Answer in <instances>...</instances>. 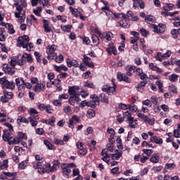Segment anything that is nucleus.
<instances>
[{
	"mask_svg": "<svg viewBox=\"0 0 180 180\" xmlns=\"http://www.w3.org/2000/svg\"><path fill=\"white\" fill-rule=\"evenodd\" d=\"M14 6H16V12L15 13V18L18 20V23H23L26 19V13L23 11V8L27 6V3L25 0H18L14 3Z\"/></svg>",
	"mask_w": 180,
	"mask_h": 180,
	"instance_id": "f257e3e1",
	"label": "nucleus"
},
{
	"mask_svg": "<svg viewBox=\"0 0 180 180\" xmlns=\"http://www.w3.org/2000/svg\"><path fill=\"white\" fill-rule=\"evenodd\" d=\"M57 50V45L51 44L46 46V53L48 54L47 58L49 60H54V57H56V53H54Z\"/></svg>",
	"mask_w": 180,
	"mask_h": 180,
	"instance_id": "f03ea898",
	"label": "nucleus"
},
{
	"mask_svg": "<svg viewBox=\"0 0 180 180\" xmlns=\"http://www.w3.org/2000/svg\"><path fill=\"white\" fill-rule=\"evenodd\" d=\"M30 41V38L27 35H23L19 37L18 39V47H22V49L26 47V44Z\"/></svg>",
	"mask_w": 180,
	"mask_h": 180,
	"instance_id": "7ed1b4c3",
	"label": "nucleus"
},
{
	"mask_svg": "<svg viewBox=\"0 0 180 180\" xmlns=\"http://www.w3.org/2000/svg\"><path fill=\"white\" fill-rule=\"evenodd\" d=\"M138 117L142 119L146 123H148L150 126H153L155 123V118H150L148 116L144 115L143 113H137Z\"/></svg>",
	"mask_w": 180,
	"mask_h": 180,
	"instance_id": "20e7f679",
	"label": "nucleus"
},
{
	"mask_svg": "<svg viewBox=\"0 0 180 180\" xmlns=\"http://www.w3.org/2000/svg\"><path fill=\"white\" fill-rule=\"evenodd\" d=\"M0 84L4 85L7 89H15V82H9L4 77L0 79Z\"/></svg>",
	"mask_w": 180,
	"mask_h": 180,
	"instance_id": "39448f33",
	"label": "nucleus"
},
{
	"mask_svg": "<svg viewBox=\"0 0 180 180\" xmlns=\"http://www.w3.org/2000/svg\"><path fill=\"white\" fill-rule=\"evenodd\" d=\"M79 86H69L68 93L70 96H78L79 95Z\"/></svg>",
	"mask_w": 180,
	"mask_h": 180,
	"instance_id": "423d86ee",
	"label": "nucleus"
},
{
	"mask_svg": "<svg viewBox=\"0 0 180 180\" xmlns=\"http://www.w3.org/2000/svg\"><path fill=\"white\" fill-rule=\"evenodd\" d=\"M99 37L100 39H101V40H103V41L108 43V41H110V40H112V38L113 37V34L110 32L99 33Z\"/></svg>",
	"mask_w": 180,
	"mask_h": 180,
	"instance_id": "0eeeda50",
	"label": "nucleus"
},
{
	"mask_svg": "<svg viewBox=\"0 0 180 180\" xmlns=\"http://www.w3.org/2000/svg\"><path fill=\"white\" fill-rule=\"evenodd\" d=\"M154 33L162 34L165 32L166 26L164 24H159L158 25H152Z\"/></svg>",
	"mask_w": 180,
	"mask_h": 180,
	"instance_id": "6e6552de",
	"label": "nucleus"
},
{
	"mask_svg": "<svg viewBox=\"0 0 180 180\" xmlns=\"http://www.w3.org/2000/svg\"><path fill=\"white\" fill-rule=\"evenodd\" d=\"M102 91L103 92H107L108 95H113L116 92V87L110 86L109 84L103 86Z\"/></svg>",
	"mask_w": 180,
	"mask_h": 180,
	"instance_id": "1a4fd4ad",
	"label": "nucleus"
},
{
	"mask_svg": "<svg viewBox=\"0 0 180 180\" xmlns=\"http://www.w3.org/2000/svg\"><path fill=\"white\" fill-rule=\"evenodd\" d=\"M106 51L110 56H112V54L116 56L117 54V50H116V46H115L113 42L108 44V47L106 48Z\"/></svg>",
	"mask_w": 180,
	"mask_h": 180,
	"instance_id": "9d476101",
	"label": "nucleus"
},
{
	"mask_svg": "<svg viewBox=\"0 0 180 180\" xmlns=\"http://www.w3.org/2000/svg\"><path fill=\"white\" fill-rule=\"evenodd\" d=\"M76 146L79 149L78 153L79 154H80V155H86L88 150L86 148H84V143H82V142H77L76 143Z\"/></svg>",
	"mask_w": 180,
	"mask_h": 180,
	"instance_id": "9b49d317",
	"label": "nucleus"
},
{
	"mask_svg": "<svg viewBox=\"0 0 180 180\" xmlns=\"http://www.w3.org/2000/svg\"><path fill=\"white\" fill-rule=\"evenodd\" d=\"M102 158L101 160L104 161V162H106L107 164H109L110 155L108 154V150L107 149H103L101 153Z\"/></svg>",
	"mask_w": 180,
	"mask_h": 180,
	"instance_id": "f8f14e48",
	"label": "nucleus"
},
{
	"mask_svg": "<svg viewBox=\"0 0 180 180\" xmlns=\"http://www.w3.org/2000/svg\"><path fill=\"white\" fill-rule=\"evenodd\" d=\"M60 167L62 168V172L64 176H67V178H68V175H70L72 172L71 169L68 166H67V163L61 165Z\"/></svg>",
	"mask_w": 180,
	"mask_h": 180,
	"instance_id": "ddd939ff",
	"label": "nucleus"
},
{
	"mask_svg": "<svg viewBox=\"0 0 180 180\" xmlns=\"http://www.w3.org/2000/svg\"><path fill=\"white\" fill-rule=\"evenodd\" d=\"M117 77L119 81H124V82H127V84H130V82H131V79L122 72H118Z\"/></svg>",
	"mask_w": 180,
	"mask_h": 180,
	"instance_id": "4468645a",
	"label": "nucleus"
},
{
	"mask_svg": "<svg viewBox=\"0 0 180 180\" xmlns=\"http://www.w3.org/2000/svg\"><path fill=\"white\" fill-rule=\"evenodd\" d=\"M91 98L92 99L91 101H90L91 108H96V106L99 105L101 99L96 95H93L91 96Z\"/></svg>",
	"mask_w": 180,
	"mask_h": 180,
	"instance_id": "2eb2a0df",
	"label": "nucleus"
},
{
	"mask_svg": "<svg viewBox=\"0 0 180 180\" xmlns=\"http://www.w3.org/2000/svg\"><path fill=\"white\" fill-rule=\"evenodd\" d=\"M3 70L6 74H8L9 75H13L16 71L14 68H10L8 64L3 65Z\"/></svg>",
	"mask_w": 180,
	"mask_h": 180,
	"instance_id": "dca6fc26",
	"label": "nucleus"
},
{
	"mask_svg": "<svg viewBox=\"0 0 180 180\" xmlns=\"http://www.w3.org/2000/svg\"><path fill=\"white\" fill-rule=\"evenodd\" d=\"M83 62L87 67H89V68H94L95 65H94V63H92V60L91 58L86 56V55L84 56Z\"/></svg>",
	"mask_w": 180,
	"mask_h": 180,
	"instance_id": "f3484780",
	"label": "nucleus"
},
{
	"mask_svg": "<svg viewBox=\"0 0 180 180\" xmlns=\"http://www.w3.org/2000/svg\"><path fill=\"white\" fill-rule=\"evenodd\" d=\"M12 135V132L11 131V129H7L4 131V134L2 136V139L4 141H9L11 140V136Z\"/></svg>",
	"mask_w": 180,
	"mask_h": 180,
	"instance_id": "a211bd4d",
	"label": "nucleus"
},
{
	"mask_svg": "<svg viewBox=\"0 0 180 180\" xmlns=\"http://www.w3.org/2000/svg\"><path fill=\"white\" fill-rule=\"evenodd\" d=\"M35 92H44L46 91V85L43 84H37L34 87Z\"/></svg>",
	"mask_w": 180,
	"mask_h": 180,
	"instance_id": "6ab92c4d",
	"label": "nucleus"
},
{
	"mask_svg": "<svg viewBox=\"0 0 180 180\" xmlns=\"http://www.w3.org/2000/svg\"><path fill=\"white\" fill-rule=\"evenodd\" d=\"M44 29L45 33H50L51 32V25L48 20H43Z\"/></svg>",
	"mask_w": 180,
	"mask_h": 180,
	"instance_id": "aec40b11",
	"label": "nucleus"
},
{
	"mask_svg": "<svg viewBox=\"0 0 180 180\" xmlns=\"http://www.w3.org/2000/svg\"><path fill=\"white\" fill-rule=\"evenodd\" d=\"M124 119H125L126 122H129L130 120H134V117H133V114L131 112L127 110L123 112Z\"/></svg>",
	"mask_w": 180,
	"mask_h": 180,
	"instance_id": "412c9836",
	"label": "nucleus"
},
{
	"mask_svg": "<svg viewBox=\"0 0 180 180\" xmlns=\"http://www.w3.org/2000/svg\"><path fill=\"white\" fill-rule=\"evenodd\" d=\"M126 74L128 77H131L134 72H136V67L130 65L127 66L126 68Z\"/></svg>",
	"mask_w": 180,
	"mask_h": 180,
	"instance_id": "4be33fe9",
	"label": "nucleus"
},
{
	"mask_svg": "<svg viewBox=\"0 0 180 180\" xmlns=\"http://www.w3.org/2000/svg\"><path fill=\"white\" fill-rule=\"evenodd\" d=\"M67 65L69 68H71V67H75V68H77L79 65V63L75 60H72L71 59H68Z\"/></svg>",
	"mask_w": 180,
	"mask_h": 180,
	"instance_id": "5701e85b",
	"label": "nucleus"
},
{
	"mask_svg": "<svg viewBox=\"0 0 180 180\" xmlns=\"http://www.w3.org/2000/svg\"><path fill=\"white\" fill-rule=\"evenodd\" d=\"M122 155H123L122 152H119V150H116L115 153L111 155V158L112 160H120V158H122Z\"/></svg>",
	"mask_w": 180,
	"mask_h": 180,
	"instance_id": "b1692460",
	"label": "nucleus"
},
{
	"mask_svg": "<svg viewBox=\"0 0 180 180\" xmlns=\"http://www.w3.org/2000/svg\"><path fill=\"white\" fill-rule=\"evenodd\" d=\"M119 25L124 29H129V27H130V25L127 22V18H126V17L119 22Z\"/></svg>",
	"mask_w": 180,
	"mask_h": 180,
	"instance_id": "393cba45",
	"label": "nucleus"
},
{
	"mask_svg": "<svg viewBox=\"0 0 180 180\" xmlns=\"http://www.w3.org/2000/svg\"><path fill=\"white\" fill-rule=\"evenodd\" d=\"M150 161L153 164H158V162H160V154L154 153L153 155H152Z\"/></svg>",
	"mask_w": 180,
	"mask_h": 180,
	"instance_id": "a878e982",
	"label": "nucleus"
},
{
	"mask_svg": "<svg viewBox=\"0 0 180 180\" xmlns=\"http://www.w3.org/2000/svg\"><path fill=\"white\" fill-rule=\"evenodd\" d=\"M29 164V159H26L18 164V169H26L27 165Z\"/></svg>",
	"mask_w": 180,
	"mask_h": 180,
	"instance_id": "bb28decb",
	"label": "nucleus"
},
{
	"mask_svg": "<svg viewBox=\"0 0 180 180\" xmlns=\"http://www.w3.org/2000/svg\"><path fill=\"white\" fill-rule=\"evenodd\" d=\"M53 67L58 72H61V71H68V68H67L65 65H60V66L54 65Z\"/></svg>",
	"mask_w": 180,
	"mask_h": 180,
	"instance_id": "cd10ccee",
	"label": "nucleus"
},
{
	"mask_svg": "<svg viewBox=\"0 0 180 180\" xmlns=\"http://www.w3.org/2000/svg\"><path fill=\"white\" fill-rule=\"evenodd\" d=\"M28 120H29L32 127H36V126H37V124H39V122L37 121V120H39V119H36V118H34V117H29Z\"/></svg>",
	"mask_w": 180,
	"mask_h": 180,
	"instance_id": "c85d7f7f",
	"label": "nucleus"
},
{
	"mask_svg": "<svg viewBox=\"0 0 180 180\" xmlns=\"http://www.w3.org/2000/svg\"><path fill=\"white\" fill-rule=\"evenodd\" d=\"M146 85H147V82L146 81H142L140 82L136 86L137 91H139V92H143L144 86H146Z\"/></svg>",
	"mask_w": 180,
	"mask_h": 180,
	"instance_id": "c756f323",
	"label": "nucleus"
},
{
	"mask_svg": "<svg viewBox=\"0 0 180 180\" xmlns=\"http://www.w3.org/2000/svg\"><path fill=\"white\" fill-rule=\"evenodd\" d=\"M19 57H21V58L17 59V65H20V67H23V65L26 64V60L24 59L22 55H18L17 56L18 58H19Z\"/></svg>",
	"mask_w": 180,
	"mask_h": 180,
	"instance_id": "7c9ffc66",
	"label": "nucleus"
},
{
	"mask_svg": "<svg viewBox=\"0 0 180 180\" xmlns=\"http://www.w3.org/2000/svg\"><path fill=\"white\" fill-rule=\"evenodd\" d=\"M134 4V8H137L139 6L141 9H143L144 8V2H143L141 0H132Z\"/></svg>",
	"mask_w": 180,
	"mask_h": 180,
	"instance_id": "2f4dec72",
	"label": "nucleus"
},
{
	"mask_svg": "<svg viewBox=\"0 0 180 180\" xmlns=\"http://www.w3.org/2000/svg\"><path fill=\"white\" fill-rule=\"evenodd\" d=\"M69 9L72 13V15H73V16H75V18H78V16L81 15V11H79L77 8L70 7Z\"/></svg>",
	"mask_w": 180,
	"mask_h": 180,
	"instance_id": "473e14b6",
	"label": "nucleus"
},
{
	"mask_svg": "<svg viewBox=\"0 0 180 180\" xmlns=\"http://www.w3.org/2000/svg\"><path fill=\"white\" fill-rule=\"evenodd\" d=\"M43 123H46V124H49V126H54V123H56V117L52 116L50 119L44 120Z\"/></svg>",
	"mask_w": 180,
	"mask_h": 180,
	"instance_id": "72a5a7b5",
	"label": "nucleus"
},
{
	"mask_svg": "<svg viewBox=\"0 0 180 180\" xmlns=\"http://www.w3.org/2000/svg\"><path fill=\"white\" fill-rule=\"evenodd\" d=\"M53 60L56 61V63H58V64H61V63L64 61V56H63L61 54L57 56V53H56V56H53Z\"/></svg>",
	"mask_w": 180,
	"mask_h": 180,
	"instance_id": "f704fd0d",
	"label": "nucleus"
},
{
	"mask_svg": "<svg viewBox=\"0 0 180 180\" xmlns=\"http://www.w3.org/2000/svg\"><path fill=\"white\" fill-rule=\"evenodd\" d=\"M30 117H34V119H39V113L37 110L34 108H30Z\"/></svg>",
	"mask_w": 180,
	"mask_h": 180,
	"instance_id": "c9c22d12",
	"label": "nucleus"
},
{
	"mask_svg": "<svg viewBox=\"0 0 180 180\" xmlns=\"http://www.w3.org/2000/svg\"><path fill=\"white\" fill-rule=\"evenodd\" d=\"M96 115V114L95 113V110L92 109H89L86 112V117H88L89 119H92L93 117H95Z\"/></svg>",
	"mask_w": 180,
	"mask_h": 180,
	"instance_id": "e433bc0d",
	"label": "nucleus"
},
{
	"mask_svg": "<svg viewBox=\"0 0 180 180\" xmlns=\"http://www.w3.org/2000/svg\"><path fill=\"white\" fill-rule=\"evenodd\" d=\"M145 22H146V23H154V22H155V17L153 16V15H147L145 18Z\"/></svg>",
	"mask_w": 180,
	"mask_h": 180,
	"instance_id": "4c0bfd02",
	"label": "nucleus"
},
{
	"mask_svg": "<svg viewBox=\"0 0 180 180\" xmlns=\"http://www.w3.org/2000/svg\"><path fill=\"white\" fill-rule=\"evenodd\" d=\"M91 40H92V43L93 44H94V46H98L100 41H99V38L98 37V36H96V34H93L91 36Z\"/></svg>",
	"mask_w": 180,
	"mask_h": 180,
	"instance_id": "58836bf2",
	"label": "nucleus"
},
{
	"mask_svg": "<svg viewBox=\"0 0 180 180\" xmlns=\"http://www.w3.org/2000/svg\"><path fill=\"white\" fill-rule=\"evenodd\" d=\"M178 78H179V75L172 74L169 76V81H170V82H176V81H178Z\"/></svg>",
	"mask_w": 180,
	"mask_h": 180,
	"instance_id": "ea45409f",
	"label": "nucleus"
},
{
	"mask_svg": "<svg viewBox=\"0 0 180 180\" xmlns=\"http://www.w3.org/2000/svg\"><path fill=\"white\" fill-rule=\"evenodd\" d=\"M17 138L18 139V141H22V140H27V136L22 132H18L17 135Z\"/></svg>",
	"mask_w": 180,
	"mask_h": 180,
	"instance_id": "a19ab883",
	"label": "nucleus"
},
{
	"mask_svg": "<svg viewBox=\"0 0 180 180\" xmlns=\"http://www.w3.org/2000/svg\"><path fill=\"white\" fill-rule=\"evenodd\" d=\"M171 34L173 39H178V34H179V29H172L171 30Z\"/></svg>",
	"mask_w": 180,
	"mask_h": 180,
	"instance_id": "79ce46f5",
	"label": "nucleus"
},
{
	"mask_svg": "<svg viewBox=\"0 0 180 180\" xmlns=\"http://www.w3.org/2000/svg\"><path fill=\"white\" fill-rule=\"evenodd\" d=\"M10 64L11 67H16V65H18V56L11 58Z\"/></svg>",
	"mask_w": 180,
	"mask_h": 180,
	"instance_id": "37998d69",
	"label": "nucleus"
},
{
	"mask_svg": "<svg viewBox=\"0 0 180 180\" xmlns=\"http://www.w3.org/2000/svg\"><path fill=\"white\" fill-rule=\"evenodd\" d=\"M60 27L63 32H67L68 33H70V32H71V28L72 27V25H61Z\"/></svg>",
	"mask_w": 180,
	"mask_h": 180,
	"instance_id": "c03bdc74",
	"label": "nucleus"
},
{
	"mask_svg": "<svg viewBox=\"0 0 180 180\" xmlns=\"http://www.w3.org/2000/svg\"><path fill=\"white\" fill-rule=\"evenodd\" d=\"M117 147L119 150H123V144L122 143V139L120 136L117 137Z\"/></svg>",
	"mask_w": 180,
	"mask_h": 180,
	"instance_id": "a18cd8bd",
	"label": "nucleus"
},
{
	"mask_svg": "<svg viewBox=\"0 0 180 180\" xmlns=\"http://www.w3.org/2000/svg\"><path fill=\"white\" fill-rule=\"evenodd\" d=\"M8 160H5L3 162L0 161V169H6L8 168Z\"/></svg>",
	"mask_w": 180,
	"mask_h": 180,
	"instance_id": "49530a36",
	"label": "nucleus"
},
{
	"mask_svg": "<svg viewBox=\"0 0 180 180\" xmlns=\"http://www.w3.org/2000/svg\"><path fill=\"white\" fill-rule=\"evenodd\" d=\"M22 58H24V60H27L28 63H32L33 61V58H32V56L27 53H24L22 55Z\"/></svg>",
	"mask_w": 180,
	"mask_h": 180,
	"instance_id": "de8ad7c7",
	"label": "nucleus"
},
{
	"mask_svg": "<svg viewBox=\"0 0 180 180\" xmlns=\"http://www.w3.org/2000/svg\"><path fill=\"white\" fill-rule=\"evenodd\" d=\"M7 29L9 34H15V28H13V25L12 24H8Z\"/></svg>",
	"mask_w": 180,
	"mask_h": 180,
	"instance_id": "09e8293b",
	"label": "nucleus"
},
{
	"mask_svg": "<svg viewBox=\"0 0 180 180\" xmlns=\"http://www.w3.org/2000/svg\"><path fill=\"white\" fill-rule=\"evenodd\" d=\"M106 147L105 150H107V152L110 151V153H113L115 151V145L113 143H108Z\"/></svg>",
	"mask_w": 180,
	"mask_h": 180,
	"instance_id": "8fccbe9b",
	"label": "nucleus"
},
{
	"mask_svg": "<svg viewBox=\"0 0 180 180\" xmlns=\"http://www.w3.org/2000/svg\"><path fill=\"white\" fill-rule=\"evenodd\" d=\"M80 106H82V108H85V106L91 108V101H83L81 102Z\"/></svg>",
	"mask_w": 180,
	"mask_h": 180,
	"instance_id": "3c124183",
	"label": "nucleus"
},
{
	"mask_svg": "<svg viewBox=\"0 0 180 180\" xmlns=\"http://www.w3.org/2000/svg\"><path fill=\"white\" fill-rule=\"evenodd\" d=\"M44 143L45 146H46V147L49 148V150H54V146L53 144H51V143H50V141H49V140H45Z\"/></svg>",
	"mask_w": 180,
	"mask_h": 180,
	"instance_id": "603ef678",
	"label": "nucleus"
},
{
	"mask_svg": "<svg viewBox=\"0 0 180 180\" xmlns=\"http://www.w3.org/2000/svg\"><path fill=\"white\" fill-rule=\"evenodd\" d=\"M51 103H53L54 106H61V105H63V103H61L60 99H53Z\"/></svg>",
	"mask_w": 180,
	"mask_h": 180,
	"instance_id": "864d4df0",
	"label": "nucleus"
},
{
	"mask_svg": "<svg viewBox=\"0 0 180 180\" xmlns=\"http://www.w3.org/2000/svg\"><path fill=\"white\" fill-rule=\"evenodd\" d=\"M130 112H132L133 113H136V111L137 110V105L134 104H129V108Z\"/></svg>",
	"mask_w": 180,
	"mask_h": 180,
	"instance_id": "5fc2aeb1",
	"label": "nucleus"
},
{
	"mask_svg": "<svg viewBox=\"0 0 180 180\" xmlns=\"http://www.w3.org/2000/svg\"><path fill=\"white\" fill-rule=\"evenodd\" d=\"M44 110H46V112L48 113H53L54 110H53V107H51L50 104H47L46 105H45Z\"/></svg>",
	"mask_w": 180,
	"mask_h": 180,
	"instance_id": "6e6d98bb",
	"label": "nucleus"
},
{
	"mask_svg": "<svg viewBox=\"0 0 180 180\" xmlns=\"http://www.w3.org/2000/svg\"><path fill=\"white\" fill-rule=\"evenodd\" d=\"M41 7H37L35 10L33 11V13H34V15H36L37 16H41Z\"/></svg>",
	"mask_w": 180,
	"mask_h": 180,
	"instance_id": "4d7b16f0",
	"label": "nucleus"
},
{
	"mask_svg": "<svg viewBox=\"0 0 180 180\" xmlns=\"http://www.w3.org/2000/svg\"><path fill=\"white\" fill-rule=\"evenodd\" d=\"M129 126L131 129H136L137 127V123L134 122V120H129Z\"/></svg>",
	"mask_w": 180,
	"mask_h": 180,
	"instance_id": "13d9d810",
	"label": "nucleus"
},
{
	"mask_svg": "<svg viewBox=\"0 0 180 180\" xmlns=\"http://www.w3.org/2000/svg\"><path fill=\"white\" fill-rule=\"evenodd\" d=\"M176 165L174 163H166L165 164V168L167 169H174Z\"/></svg>",
	"mask_w": 180,
	"mask_h": 180,
	"instance_id": "bf43d9fd",
	"label": "nucleus"
},
{
	"mask_svg": "<svg viewBox=\"0 0 180 180\" xmlns=\"http://www.w3.org/2000/svg\"><path fill=\"white\" fill-rule=\"evenodd\" d=\"M4 94L6 96L7 99H8L9 101L10 99H12V98H13V93L11 91H4Z\"/></svg>",
	"mask_w": 180,
	"mask_h": 180,
	"instance_id": "052dcab7",
	"label": "nucleus"
},
{
	"mask_svg": "<svg viewBox=\"0 0 180 180\" xmlns=\"http://www.w3.org/2000/svg\"><path fill=\"white\" fill-rule=\"evenodd\" d=\"M37 108H38V109L39 110H44V109L46 108V104L44 103H37Z\"/></svg>",
	"mask_w": 180,
	"mask_h": 180,
	"instance_id": "680f3d73",
	"label": "nucleus"
},
{
	"mask_svg": "<svg viewBox=\"0 0 180 180\" xmlns=\"http://www.w3.org/2000/svg\"><path fill=\"white\" fill-rule=\"evenodd\" d=\"M100 96H101V102H104V103H109V99H108V97H106L105 94H101Z\"/></svg>",
	"mask_w": 180,
	"mask_h": 180,
	"instance_id": "e2e57ef3",
	"label": "nucleus"
},
{
	"mask_svg": "<svg viewBox=\"0 0 180 180\" xmlns=\"http://www.w3.org/2000/svg\"><path fill=\"white\" fill-rule=\"evenodd\" d=\"M40 167H41V162L32 163V167L34 169H39Z\"/></svg>",
	"mask_w": 180,
	"mask_h": 180,
	"instance_id": "0e129e2a",
	"label": "nucleus"
},
{
	"mask_svg": "<svg viewBox=\"0 0 180 180\" xmlns=\"http://www.w3.org/2000/svg\"><path fill=\"white\" fill-rule=\"evenodd\" d=\"M150 103H153V105H158V98L156 96H153L150 98Z\"/></svg>",
	"mask_w": 180,
	"mask_h": 180,
	"instance_id": "69168bd1",
	"label": "nucleus"
},
{
	"mask_svg": "<svg viewBox=\"0 0 180 180\" xmlns=\"http://www.w3.org/2000/svg\"><path fill=\"white\" fill-rule=\"evenodd\" d=\"M68 98H69L68 94H67L65 93L58 96V99L60 101H63V99L67 100V99H68Z\"/></svg>",
	"mask_w": 180,
	"mask_h": 180,
	"instance_id": "338daca9",
	"label": "nucleus"
},
{
	"mask_svg": "<svg viewBox=\"0 0 180 180\" xmlns=\"http://www.w3.org/2000/svg\"><path fill=\"white\" fill-rule=\"evenodd\" d=\"M84 86L92 89L95 88V85H94V83L88 82H84Z\"/></svg>",
	"mask_w": 180,
	"mask_h": 180,
	"instance_id": "774afa93",
	"label": "nucleus"
}]
</instances>
